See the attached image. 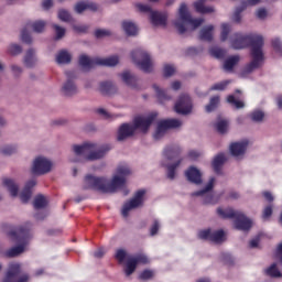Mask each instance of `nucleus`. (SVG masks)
Wrapping results in <instances>:
<instances>
[{"label":"nucleus","instance_id":"1","mask_svg":"<svg viewBox=\"0 0 282 282\" xmlns=\"http://www.w3.org/2000/svg\"><path fill=\"white\" fill-rule=\"evenodd\" d=\"M231 47L234 50H243V47H251L252 61L246 66L245 72H254L263 65V36L257 34L243 35L235 33L230 39Z\"/></svg>","mask_w":282,"mask_h":282},{"label":"nucleus","instance_id":"2","mask_svg":"<svg viewBox=\"0 0 282 282\" xmlns=\"http://www.w3.org/2000/svg\"><path fill=\"white\" fill-rule=\"evenodd\" d=\"M127 175H131V170L127 165H119L117 167V175L112 177L110 183L105 177H96L88 174L85 176L84 188L99 191V193H117L120 188H124Z\"/></svg>","mask_w":282,"mask_h":282},{"label":"nucleus","instance_id":"3","mask_svg":"<svg viewBox=\"0 0 282 282\" xmlns=\"http://www.w3.org/2000/svg\"><path fill=\"white\" fill-rule=\"evenodd\" d=\"M155 118H158V112H151L147 117H142V116L135 117L133 119V124L122 123L118 130V135H117L118 142H122L127 140V138H131L135 135V131H138V129L141 133H147L151 124L155 122Z\"/></svg>","mask_w":282,"mask_h":282},{"label":"nucleus","instance_id":"4","mask_svg":"<svg viewBox=\"0 0 282 282\" xmlns=\"http://www.w3.org/2000/svg\"><path fill=\"white\" fill-rule=\"evenodd\" d=\"M30 228L31 225L26 224L17 228L15 230L9 231V237L20 245L7 250L4 252V257L8 259H14V257H19V254H23V252H25V246H28V240L30 239Z\"/></svg>","mask_w":282,"mask_h":282},{"label":"nucleus","instance_id":"5","mask_svg":"<svg viewBox=\"0 0 282 282\" xmlns=\"http://www.w3.org/2000/svg\"><path fill=\"white\" fill-rule=\"evenodd\" d=\"M217 214L221 219H235L234 226L236 230H242L243 232H248L250 228H252V220L248 218L243 213L235 210L232 208L223 209L219 207L217 209Z\"/></svg>","mask_w":282,"mask_h":282},{"label":"nucleus","instance_id":"6","mask_svg":"<svg viewBox=\"0 0 282 282\" xmlns=\"http://www.w3.org/2000/svg\"><path fill=\"white\" fill-rule=\"evenodd\" d=\"M178 17L174 22V25L178 32V34H184L188 29L186 25L191 26V30H197L204 23V19L198 18V19H193L191 17V13L188 12V8L186 7V3H182L180 9H178Z\"/></svg>","mask_w":282,"mask_h":282},{"label":"nucleus","instance_id":"7","mask_svg":"<svg viewBox=\"0 0 282 282\" xmlns=\"http://www.w3.org/2000/svg\"><path fill=\"white\" fill-rule=\"evenodd\" d=\"M96 149V144L89 142L82 145H73L75 155H83L89 162H94V160H101V158H105L107 151H111V147L109 145H104L99 150Z\"/></svg>","mask_w":282,"mask_h":282},{"label":"nucleus","instance_id":"8","mask_svg":"<svg viewBox=\"0 0 282 282\" xmlns=\"http://www.w3.org/2000/svg\"><path fill=\"white\" fill-rule=\"evenodd\" d=\"M130 58L139 69L143 72H149V69H153V57L149 51L144 50L143 47H138L130 53Z\"/></svg>","mask_w":282,"mask_h":282},{"label":"nucleus","instance_id":"9","mask_svg":"<svg viewBox=\"0 0 282 282\" xmlns=\"http://www.w3.org/2000/svg\"><path fill=\"white\" fill-rule=\"evenodd\" d=\"M30 274L24 273L21 263L13 262L9 264L8 272L2 282H28Z\"/></svg>","mask_w":282,"mask_h":282},{"label":"nucleus","instance_id":"10","mask_svg":"<svg viewBox=\"0 0 282 282\" xmlns=\"http://www.w3.org/2000/svg\"><path fill=\"white\" fill-rule=\"evenodd\" d=\"M144 195H147L145 189H139L135 192L134 196L127 203H124L121 214L123 217H129V212L133 208H140L144 204Z\"/></svg>","mask_w":282,"mask_h":282},{"label":"nucleus","instance_id":"11","mask_svg":"<svg viewBox=\"0 0 282 282\" xmlns=\"http://www.w3.org/2000/svg\"><path fill=\"white\" fill-rule=\"evenodd\" d=\"M198 239L203 241H213V243H221L226 241V234L224 229L213 231V229H202L197 234Z\"/></svg>","mask_w":282,"mask_h":282},{"label":"nucleus","instance_id":"12","mask_svg":"<svg viewBox=\"0 0 282 282\" xmlns=\"http://www.w3.org/2000/svg\"><path fill=\"white\" fill-rule=\"evenodd\" d=\"M139 12H150V21L152 25H166V13L152 11L149 4L137 3Z\"/></svg>","mask_w":282,"mask_h":282},{"label":"nucleus","instance_id":"13","mask_svg":"<svg viewBox=\"0 0 282 282\" xmlns=\"http://www.w3.org/2000/svg\"><path fill=\"white\" fill-rule=\"evenodd\" d=\"M181 124L182 121L178 119H165L160 121L153 135L154 140H160L169 129H178Z\"/></svg>","mask_w":282,"mask_h":282},{"label":"nucleus","instance_id":"14","mask_svg":"<svg viewBox=\"0 0 282 282\" xmlns=\"http://www.w3.org/2000/svg\"><path fill=\"white\" fill-rule=\"evenodd\" d=\"M174 110L176 113H181L182 116L191 113V111H193V100L191 99V96L186 94L181 95L174 106Z\"/></svg>","mask_w":282,"mask_h":282},{"label":"nucleus","instance_id":"15","mask_svg":"<svg viewBox=\"0 0 282 282\" xmlns=\"http://www.w3.org/2000/svg\"><path fill=\"white\" fill-rule=\"evenodd\" d=\"M52 171V161L39 156L34 160L32 173L33 175H45Z\"/></svg>","mask_w":282,"mask_h":282},{"label":"nucleus","instance_id":"16","mask_svg":"<svg viewBox=\"0 0 282 282\" xmlns=\"http://www.w3.org/2000/svg\"><path fill=\"white\" fill-rule=\"evenodd\" d=\"M78 65L79 67H83V69H94L95 67H99L98 57L80 54L78 56Z\"/></svg>","mask_w":282,"mask_h":282},{"label":"nucleus","instance_id":"17","mask_svg":"<svg viewBox=\"0 0 282 282\" xmlns=\"http://www.w3.org/2000/svg\"><path fill=\"white\" fill-rule=\"evenodd\" d=\"M67 82L64 84L62 91L64 96H74L77 94L78 89L76 88V84H74V73H66Z\"/></svg>","mask_w":282,"mask_h":282},{"label":"nucleus","instance_id":"18","mask_svg":"<svg viewBox=\"0 0 282 282\" xmlns=\"http://www.w3.org/2000/svg\"><path fill=\"white\" fill-rule=\"evenodd\" d=\"M185 176L192 184H196L197 186H199V184H202V182H203L202 181V172L195 166H189L185 171Z\"/></svg>","mask_w":282,"mask_h":282},{"label":"nucleus","instance_id":"19","mask_svg":"<svg viewBox=\"0 0 282 282\" xmlns=\"http://www.w3.org/2000/svg\"><path fill=\"white\" fill-rule=\"evenodd\" d=\"M246 149H248V140H243L241 142H234L230 144L229 150L234 158H239V155H243L246 153Z\"/></svg>","mask_w":282,"mask_h":282},{"label":"nucleus","instance_id":"20","mask_svg":"<svg viewBox=\"0 0 282 282\" xmlns=\"http://www.w3.org/2000/svg\"><path fill=\"white\" fill-rule=\"evenodd\" d=\"M36 186V180L28 181L23 191L20 194V199L22 204H28L30 202V198L32 197V188Z\"/></svg>","mask_w":282,"mask_h":282},{"label":"nucleus","instance_id":"21","mask_svg":"<svg viewBox=\"0 0 282 282\" xmlns=\"http://www.w3.org/2000/svg\"><path fill=\"white\" fill-rule=\"evenodd\" d=\"M99 91L102 96H113L118 93V87L112 82H101L99 84Z\"/></svg>","mask_w":282,"mask_h":282},{"label":"nucleus","instance_id":"22","mask_svg":"<svg viewBox=\"0 0 282 282\" xmlns=\"http://www.w3.org/2000/svg\"><path fill=\"white\" fill-rule=\"evenodd\" d=\"M85 10H90V12H96V10H98V6L90 1H80L76 3L75 12L77 14H83Z\"/></svg>","mask_w":282,"mask_h":282},{"label":"nucleus","instance_id":"23","mask_svg":"<svg viewBox=\"0 0 282 282\" xmlns=\"http://www.w3.org/2000/svg\"><path fill=\"white\" fill-rule=\"evenodd\" d=\"M99 67H116L120 63L118 55H111L109 57H98Z\"/></svg>","mask_w":282,"mask_h":282},{"label":"nucleus","instance_id":"24","mask_svg":"<svg viewBox=\"0 0 282 282\" xmlns=\"http://www.w3.org/2000/svg\"><path fill=\"white\" fill-rule=\"evenodd\" d=\"M58 65H69L72 63V53L67 50H61L55 57Z\"/></svg>","mask_w":282,"mask_h":282},{"label":"nucleus","instance_id":"25","mask_svg":"<svg viewBox=\"0 0 282 282\" xmlns=\"http://www.w3.org/2000/svg\"><path fill=\"white\" fill-rule=\"evenodd\" d=\"M120 77L124 85H127L128 87H131L132 89H139L138 77L131 75L130 72L122 73Z\"/></svg>","mask_w":282,"mask_h":282},{"label":"nucleus","instance_id":"26","mask_svg":"<svg viewBox=\"0 0 282 282\" xmlns=\"http://www.w3.org/2000/svg\"><path fill=\"white\" fill-rule=\"evenodd\" d=\"M226 162V155L224 153H219L213 160L212 166L217 175L221 173V166H224Z\"/></svg>","mask_w":282,"mask_h":282},{"label":"nucleus","instance_id":"27","mask_svg":"<svg viewBox=\"0 0 282 282\" xmlns=\"http://www.w3.org/2000/svg\"><path fill=\"white\" fill-rule=\"evenodd\" d=\"M208 0H198L196 2H194V8L196 10V12H198L199 14H210L213 12H215V9L213 7H205V3Z\"/></svg>","mask_w":282,"mask_h":282},{"label":"nucleus","instance_id":"28","mask_svg":"<svg viewBox=\"0 0 282 282\" xmlns=\"http://www.w3.org/2000/svg\"><path fill=\"white\" fill-rule=\"evenodd\" d=\"M181 153L182 149L177 145H170L164 150V155L169 160H175L176 158H180Z\"/></svg>","mask_w":282,"mask_h":282},{"label":"nucleus","instance_id":"29","mask_svg":"<svg viewBox=\"0 0 282 282\" xmlns=\"http://www.w3.org/2000/svg\"><path fill=\"white\" fill-rule=\"evenodd\" d=\"M122 30L127 36H137L138 35V25L131 21L122 22Z\"/></svg>","mask_w":282,"mask_h":282},{"label":"nucleus","instance_id":"30","mask_svg":"<svg viewBox=\"0 0 282 282\" xmlns=\"http://www.w3.org/2000/svg\"><path fill=\"white\" fill-rule=\"evenodd\" d=\"M3 186L8 188L11 197H17V195H19V185H17V183H14L11 178H4Z\"/></svg>","mask_w":282,"mask_h":282},{"label":"nucleus","instance_id":"31","mask_svg":"<svg viewBox=\"0 0 282 282\" xmlns=\"http://www.w3.org/2000/svg\"><path fill=\"white\" fill-rule=\"evenodd\" d=\"M214 186H215V177H212L209 178V182L205 186V188L192 193V197H204V195H207V193H210V191H213Z\"/></svg>","mask_w":282,"mask_h":282},{"label":"nucleus","instance_id":"32","mask_svg":"<svg viewBox=\"0 0 282 282\" xmlns=\"http://www.w3.org/2000/svg\"><path fill=\"white\" fill-rule=\"evenodd\" d=\"M239 61H241L239 55L228 57L224 63V69H226V72H231V69H235V67L239 64Z\"/></svg>","mask_w":282,"mask_h":282},{"label":"nucleus","instance_id":"33","mask_svg":"<svg viewBox=\"0 0 282 282\" xmlns=\"http://www.w3.org/2000/svg\"><path fill=\"white\" fill-rule=\"evenodd\" d=\"M183 161H184V159H178L175 163L166 165L167 180H175V171H177V169L180 167V164H182Z\"/></svg>","mask_w":282,"mask_h":282},{"label":"nucleus","instance_id":"34","mask_svg":"<svg viewBox=\"0 0 282 282\" xmlns=\"http://www.w3.org/2000/svg\"><path fill=\"white\" fill-rule=\"evenodd\" d=\"M36 64V53L34 52V50L30 48L26 52V55L24 56V65H26V67H32Z\"/></svg>","mask_w":282,"mask_h":282},{"label":"nucleus","instance_id":"35","mask_svg":"<svg viewBox=\"0 0 282 282\" xmlns=\"http://www.w3.org/2000/svg\"><path fill=\"white\" fill-rule=\"evenodd\" d=\"M213 30H215V26L208 25L202 29L199 39L200 41H213Z\"/></svg>","mask_w":282,"mask_h":282},{"label":"nucleus","instance_id":"36","mask_svg":"<svg viewBox=\"0 0 282 282\" xmlns=\"http://www.w3.org/2000/svg\"><path fill=\"white\" fill-rule=\"evenodd\" d=\"M153 89L156 93V98L160 102H166V100H171V95L166 93V90H162L158 85H153Z\"/></svg>","mask_w":282,"mask_h":282},{"label":"nucleus","instance_id":"37","mask_svg":"<svg viewBox=\"0 0 282 282\" xmlns=\"http://www.w3.org/2000/svg\"><path fill=\"white\" fill-rule=\"evenodd\" d=\"M267 276H271L272 279H279L282 276L281 271L276 268V263L271 264L268 269L264 270Z\"/></svg>","mask_w":282,"mask_h":282},{"label":"nucleus","instance_id":"38","mask_svg":"<svg viewBox=\"0 0 282 282\" xmlns=\"http://www.w3.org/2000/svg\"><path fill=\"white\" fill-rule=\"evenodd\" d=\"M45 21H35V22H29L26 24V28H32L33 32H36L37 34H41L45 30Z\"/></svg>","mask_w":282,"mask_h":282},{"label":"nucleus","instance_id":"39","mask_svg":"<svg viewBox=\"0 0 282 282\" xmlns=\"http://www.w3.org/2000/svg\"><path fill=\"white\" fill-rule=\"evenodd\" d=\"M219 96H214L210 98L209 104L207 106H205V111L207 113H212V111H215V109H217V107H219Z\"/></svg>","mask_w":282,"mask_h":282},{"label":"nucleus","instance_id":"40","mask_svg":"<svg viewBox=\"0 0 282 282\" xmlns=\"http://www.w3.org/2000/svg\"><path fill=\"white\" fill-rule=\"evenodd\" d=\"M33 206L35 210H41V208H45V206H47V199H45V196L40 194L35 196Z\"/></svg>","mask_w":282,"mask_h":282},{"label":"nucleus","instance_id":"41","mask_svg":"<svg viewBox=\"0 0 282 282\" xmlns=\"http://www.w3.org/2000/svg\"><path fill=\"white\" fill-rule=\"evenodd\" d=\"M138 268L137 261H134L133 258H130L126 264V276H131L135 272V269Z\"/></svg>","mask_w":282,"mask_h":282},{"label":"nucleus","instance_id":"42","mask_svg":"<svg viewBox=\"0 0 282 282\" xmlns=\"http://www.w3.org/2000/svg\"><path fill=\"white\" fill-rule=\"evenodd\" d=\"M246 8H248V2L243 1L241 3L240 7H238L234 13L232 20L236 23H240L241 22V12H243V10H246Z\"/></svg>","mask_w":282,"mask_h":282},{"label":"nucleus","instance_id":"43","mask_svg":"<svg viewBox=\"0 0 282 282\" xmlns=\"http://www.w3.org/2000/svg\"><path fill=\"white\" fill-rule=\"evenodd\" d=\"M209 54L214 58H224V56H226V51L217 46H214L209 50Z\"/></svg>","mask_w":282,"mask_h":282},{"label":"nucleus","instance_id":"44","mask_svg":"<svg viewBox=\"0 0 282 282\" xmlns=\"http://www.w3.org/2000/svg\"><path fill=\"white\" fill-rule=\"evenodd\" d=\"M227 102H229V105H234L236 109H243V107H246V104H243L241 100H237L235 95H229L227 97Z\"/></svg>","mask_w":282,"mask_h":282},{"label":"nucleus","instance_id":"45","mask_svg":"<svg viewBox=\"0 0 282 282\" xmlns=\"http://www.w3.org/2000/svg\"><path fill=\"white\" fill-rule=\"evenodd\" d=\"M216 130L218 131V133H221V134L226 133V131H228V120L221 119L217 121Z\"/></svg>","mask_w":282,"mask_h":282},{"label":"nucleus","instance_id":"46","mask_svg":"<svg viewBox=\"0 0 282 282\" xmlns=\"http://www.w3.org/2000/svg\"><path fill=\"white\" fill-rule=\"evenodd\" d=\"M230 80H224L217 84H214L210 88L209 91H224L226 87H228Z\"/></svg>","mask_w":282,"mask_h":282},{"label":"nucleus","instance_id":"47","mask_svg":"<svg viewBox=\"0 0 282 282\" xmlns=\"http://www.w3.org/2000/svg\"><path fill=\"white\" fill-rule=\"evenodd\" d=\"M250 118L253 122H262L263 118H265V113L261 110H254L250 113Z\"/></svg>","mask_w":282,"mask_h":282},{"label":"nucleus","instance_id":"48","mask_svg":"<svg viewBox=\"0 0 282 282\" xmlns=\"http://www.w3.org/2000/svg\"><path fill=\"white\" fill-rule=\"evenodd\" d=\"M58 19H59V21H64L65 23H69V21H72V14H69V11L61 9L58 11Z\"/></svg>","mask_w":282,"mask_h":282},{"label":"nucleus","instance_id":"49","mask_svg":"<svg viewBox=\"0 0 282 282\" xmlns=\"http://www.w3.org/2000/svg\"><path fill=\"white\" fill-rule=\"evenodd\" d=\"M228 34H230V24L223 23L221 24V34H220V41H227Z\"/></svg>","mask_w":282,"mask_h":282},{"label":"nucleus","instance_id":"50","mask_svg":"<svg viewBox=\"0 0 282 282\" xmlns=\"http://www.w3.org/2000/svg\"><path fill=\"white\" fill-rule=\"evenodd\" d=\"M220 259L225 265H234L235 259H232V256L230 253H221Z\"/></svg>","mask_w":282,"mask_h":282},{"label":"nucleus","instance_id":"51","mask_svg":"<svg viewBox=\"0 0 282 282\" xmlns=\"http://www.w3.org/2000/svg\"><path fill=\"white\" fill-rule=\"evenodd\" d=\"M8 52L12 56H17V54H21V52H23V48L19 44H11L8 48Z\"/></svg>","mask_w":282,"mask_h":282},{"label":"nucleus","instance_id":"52","mask_svg":"<svg viewBox=\"0 0 282 282\" xmlns=\"http://www.w3.org/2000/svg\"><path fill=\"white\" fill-rule=\"evenodd\" d=\"M272 47H273L274 52L276 54H279V56H282V43H281V40H279V39L272 40Z\"/></svg>","mask_w":282,"mask_h":282},{"label":"nucleus","instance_id":"53","mask_svg":"<svg viewBox=\"0 0 282 282\" xmlns=\"http://www.w3.org/2000/svg\"><path fill=\"white\" fill-rule=\"evenodd\" d=\"M96 39H105V36H111V31L107 29H98L95 31Z\"/></svg>","mask_w":282,"mask_h":282},{"label":"nucleus","instance_id":"54","mask_svg":"<svg viewBox=\"0 0 282 282\" xmlns=\"http://www.w3.org/2000/svg\"><path fill=\"white\" fill-rule=\"evenodd\" d=\"M56 34V41H59V39H63L65 36V28L58 26V24L53 25Z\"/></svg>","mask_w":282,"mask_h":282},{"label":"nucleus","instance_id":"55","mask_svg":"<svg viewBox=\"0 0 282 282\" xmlns=\"http://www.w3.org/2000/svg\"><path fill=\"white\" fill-rule=\"evenodd\" d=\"M115 258L119 263H124V259H127V251H124V249H118Z\"/></svg>","mask_w":282,"mask_h":282},{"label":"nucleus","instance_id":"56","mask_svg":"<svg viewBox=\"0 0 282 282\" xmlns=\"http://www.w3.org/2000/svg\"><path fill=\"white\" fill-rule=\"evenodd\" d=\"M139 279L141 281H149V279H153V271L151 270H143L140 275Z\"/></svg>","mask_w":282,"mask_h":282},{"label":"nucleus","instance_id":"57","mask_svg":"<svg viewBox=\"0 0 282 282\" xmlns=\"http://www.w3.org/2000/svg\"><path fill=\"white\" fill-rule=\"evenodd\" d=\"M21 41L23 43H32V36L30 35V32H28V29H23L21 32Z\"/></svg>","mask_w":282,"mask_h":282},{"label":"nucleus","instance_id":"58","mask_svg":"<svg viewBox=\"0 0 282 282\" xmlns=\"http://www.w3.org/2000/svg\"><path fill=\"white\" fill-rule=\"evenodd\" d=\"M13 153H17V147L14 145H7L2 149L3 155H13Z\"/></svg>","mask_w":282,"mask_h":282},{"label":"nucleus","instance_id":"59","mask_svg":"<svg viewBox=\"0 0 282 282\" xmlns=\"http://www.w3.org/2000/svg\"><path fill=\"white\" fill-rule=\"evenodd\" d=\"M159 231H160V221L154 220L153 225L150 228L151 237H155V235H158Z\"/></svg>","mask_w":282,"mask_h":282},{"label":"nucleus","instance_id":"60","mask_svg":"<svg viewBox=\"0 0 282 282\" xmlns=\"http://www.w3.org/2000/svg\"><path fill=\"white\" fill-rule=\"evenodd\" d=\"M272 205H268L267 207H264L263 212H262V218L263 219H269V217H272Z\"/></svg>","mask_w":282,"mask_h":282},{"label":"nucleus","instance_id":"61","mask_svg":"<svg viewBox=\"0 0 282 282\" xmlns=\"http://www.w3.org/2000/svg\"><path fill=\"white\" fill-rule=\"evenodd\" d=\"M132 259L137 261V265L138 263H143V264L149 263V258L144 254H138L135 258H132Z\"/></svg>","mask_w":282,"mask_h":282},{"label":"nucleus","instance_id":"62","mask_svg":"<svg viewBox=\"0 0 282 282\" xmlns=\"http://www.w3.org/2000/svg\"><path fill=\"white\" fill-rule=\"evenodd\" d=\"M97 113L102 116L106 120H111V118H113V116H111L109 112H107V110L102 108L97 109Z\"/></svg>","mask_w":282,"mask_h":282},{"label":"nucleus","instance_id":"63","mask_svg":"<svg viewBox=\"0 0 282 282\" xmlns=\"http://www.w3.org/2000/svg\"><path fill=\"white\" fill-rule=\"evenodd\" d=\"M177 67L175 64H164L163 72H176Z\"/></svg>","mask_w":282,"mask_h":282},{"label":"nucleus","instance_id":"64","mask_svg":"<svg viewBox=\"0 0 282 282\" xmlns=\"http://www.w3.org/2000/svg\"><path fill=\"white\" fill-rule=\"evenodd\" d=\"M257 17H258V19L263 20V19H265V17H268V11L265 9H259L257 11Z\"/></svg>","mask_w":282,"mask_h":282}]
</instances>
